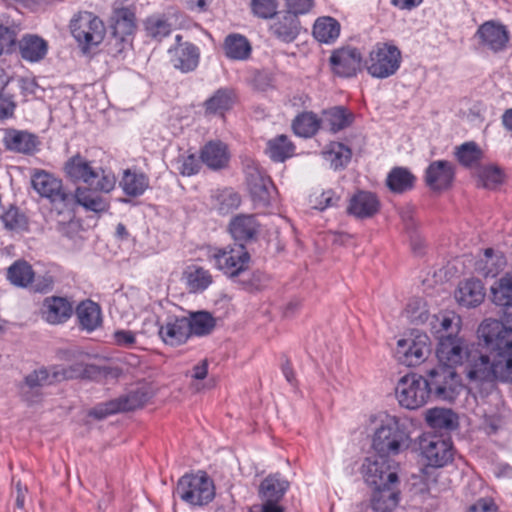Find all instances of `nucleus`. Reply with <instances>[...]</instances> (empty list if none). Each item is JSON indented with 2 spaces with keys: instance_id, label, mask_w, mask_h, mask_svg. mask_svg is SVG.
<instances>
[{
  "instance_id": "a18cd8bd",
  "label": "nucleus",
  "mask_w": 512,
  "mask_h": 512,
  "mask_svg": "<svg viewBox=\"0 0 512 512\" xmlns=\"http://www.w3.org/2000/svg\"><path fill=\"white\" fill-rule=\"evenodd\" d=\"M266 151L272 160L283 162L294 154V145L285 135H280L268 142Z\"/></svg>"
},
{
  "instance_id": "aec40b11",
  "label": "nucleus",
  "mask_w": 512,
  "mask_h": 512,
  "mask_svg": "<svg viewBox=\"0 0 512 512\" xmlns=\"http://www.w3.org/2000/svg\"><path fill=\"white\" fill-rule=\"evenodd\" d=\"M214 482H178L175 492L192 505H204L215 496Z\"/></svg>"
},
{
  "instance_id": "cd10ccee",
  "label": "nucleus",
  "mask_w": 512,
  "mask_h": 512,
  "mask_svg": "<svg viewBox=\"0 0 512 512\" xmlns=\"http://www.w3.org/2000/svg\"><path fill=\"white\" fill-rule=\"evenodd\" d=\"M170 53L173 66L182 72L192 71L198 66L199 50L191 43L178 44Z\"/></svg>"
},
{
  "instance_id": "f03ea898",
  "label": "nucleus",
  "mask_w": 512,
  "mask_h": 512,
  "mask_svg": "<svg viewBox=\"0 0 512 512\" xmlns=\"http://www.w3.org/2000/svg\"><path fill=\"white\" fill-rule=\"evenodd\" d=\"M478 337L490 351V356L477 355L466 361V376L470 381L508 380L512 375V331L504 323L484 320L478 328Z\"/></svg>"
},
{
  "instance_id": "2f4dec72",
  "label": "nucleus",
  "mask_w": 512,
  "mask_h": 512,
  "mask_svg": "<svg viewBox=\"0 0 512 512\" xmlns=\"http://www.w3.org/2000/svg\"><path fill=\"white\" fill-rule=\"evenodd\" d=\"M259 227L260 225L253 215H238L229 224L230 233L237 241L253 239L258 234Z\"/></svg>"
},
{
  "instance_id": "f704fd0d",
  "label": "nucleus",
  "mask_w": 512,
  "mask_h": 512,
  "mask_svg": "<svg viewBox=\"0 0 512 512\" xmlns=\"http://www.w3.org/2000/svg\"><path fill=\"white\" fill-rule=\"evenodd\" d=\"M235 100L236 97L233 90L228 88L218 89L205 101V111L208 114L223 115L233 107Z\"/></svg>"
},
{
  "instance_id": "bf43d9fd",
  "label": "nucleus",
  "mask_w": 512,
  "mask_h": 512,
  "mask_svg": "<svg viewBox=\"0 0 512 512\" xmlns=\"http://www.w3.org/2000/svg\"><path fill=\"white\" fill-rule=\"evenodd\" d=\"M287 12L295 15L307 14L314 6V0H285Z\"/></svg>"
},
{
  "instance_id": "bb28decb",
  "label": "nucleus",
  "mask_w": 512,
  "mask_h": 512,
  "mask_svg": "<svg viewBox=\"0 0 512 512\" xmlns=\"http://www.w3.org/2000/svg\"><path fill=\"white\" fill-rule=\"evenodd\" d=\"M200 158L207 167L218 170L227 166L230 153L225 143L214 140L204 145L201 150Z\"/></svg>"
},
{
  "instance_id": "20e7f679",
  "label": "nucleus",
  "mask_w": 512,
  "mask_h": 512,
  "mask_svg": "<svg viewBox=\"0 0 512 512\" xmlns=\"http://www.w3.org/2000/svg\"><path fill=\"white\" fill-rule=\"evenodd\" d=\"M120 373L121 372L118 368L97 366L93 364L88 365L83 362H75L69 366L56 365L50 369L41 368L34 370L25 377L23 384L20 386V394L24 401L32 405L38 402V390L42 386L80 377L91 379H115L119 377Z\"/></svg>"
},
{
  "instance_id": "5fc2aeb1",
  "label": "nucleus",
  "mask_w": 512,
  "mask_h": 512,
  "mask_svg": "<svg viewBox=\"0 0 512 512\" xmlns=\"http://www.w3.org/2000/svg\"><path fill=\"white\" fill-rule=\"evenodd\" d=\"M251 9L259 18L268 19L276 15L278 9L277 0H251Z\"/></svg>"
},
{
  "instance_id": "412c9836",
  "label": "nucleus",
  "mask_w": 512,
  "mask_h": 512,
  "mask_svg": "<svg viewBox=\"0 0 512 512\" xmlns=\"http://www.w3.org/2000/svg\"><path fill=\"white\" fill-rule=\"evenodd\" d=\"M397 482H380L371 498L372 509L376 512H392L399 503Z\"/></svg>"
},
{
  "instance_id": "9b49d317",
  "label": "nucleus",
  "mask_w": 512,
  "mask_h": 512,
  "mask_svg": "<svg viewBox=\"0 0 512 512\" xmlns=\"http://www.w3.org/2000/svg\"><path fill=\"white\" fill-rule=\"evenodd\" d=\"M431 352V343L426 333L413 330L407 337L399 339L395 350L397 360L415 367L423 363Z\"/></svg>"
},
{
  "instance_id": "09e8293b",
  "label": "nucleus",
  "mask_w": 512,
  "mask_h": 512,
  "mask_svg": "<svg viewBox=\"0 0 512 512\" xmlns=\"http://www.w3.org/2000/svg\"><path fill=\"white\" fill-rule=\"evenodd\" d=\"M460 318L454 312L439 313L433 315L430 320V325L434 333L451 331L450 334L456 333L460 329Z\"/></svg>"
},
{
  "instance_id": "5701e85b",
  "label": "nucleus",
  "mask_w": 512,
  "mask_h": 512,
  "mask_svg": "<svg viewBox=\"0 0 512 512\" xmlns=\"http://www.w3.org/2000/svg\"><path fill=\"white\" fill-rule=\"evenodd\" d=\"M72 312V304L63 297H47L41 307L42 318L50 324L64 323L71 317Z\"/></svg>"
},
{
  "instance_id": "6e6d98bb",
  "label": "nucleus",
  "mask_w": 512,
  "mask_h": 512,
  "mask_svg": "<svg viewBox=\"0 0 512 512\" xmlns=\"http://www.w3.org/2000/svg\"><path fill=\"white\" fill-rule=\"evenodd\" d=\"M479 177L483 187L488 189L496 188L503 181L502 172L493 166L484 167Z\"/></svg>"
},
{
  "instance_id": "58836bf2",
  "label": "nucleus",
  "mask_w": 512,
  "mask_h": 512,
  "mask_svg": "<svg viewBox=\"0 0 512 512\" xmlns=\"http://www.w3.org/2000/svg\"><path fill=\"white\" fill-rule=\"evenodd\" d=\"M120 187L128 196L137 197L142 195L149 187V179L143 173L125 170L120 181Z\"/></svg>"
},
{
  "instance_id": "603ef678",
  "label": "nucleus",
  "mask_w": 512,
  "mask_h": 512,
  "mask_svg": "<svg viewBox=\"0 0 512 512\" xmlns=\"http://www.w3.org/2000/svg\"><path fill=\"white\" fill-rule=\"evenodd\" d=\"M455 154L458 161L466 167L475 166L482 158V150L475 142H466L460 145Z\"/></svg>"
},
{
  "instance_id": "6e6552de",
  "label": "nucleus",
  "mask_w": 512,
  "mask_h": 512,
  "mask_svg": "<svg viewBox=\"0 0 512 512\" xmlns=\"http://www.w3.org/2000/svg\"><path fill=\"white\" fill-rule=\"evenodd\" d=\"M70 30L75 40L84 50L98 46L105 37L103 21L91 12H80L70 22Z\"/></svg>"
},
{
  "instance_id": "f257e3e1",
  "label": "nucleus",
  "mask_w": 512,
  "mask_h": 512,
  "mask_svg": "<svg viewBox=\"0 0 512 512\" xmlns=\"http://www.w3.org/2000/svg\"><path fill=\"white\" fill-rule=\"evenodd\" d=\"M410 444V433L403 419L386 413L379 414L372 435V448L378 455L364 460L362 476L367 480H398L399 464L388 457L403 453Z\"/></svg>"
},
{
  "instance_id": "e433bc0d",
  "label": "nucleus",
  "mask_w": 512,
  "mask_h": 512,
  "mask_svg": "<svg viewBox=\"0 0 512 512\" xmlns=\"http://www.w3.org/2000/svg\"><path fill=\"white\" fill-rule=\"evenodd\" d=\"M340 23L330 17H319L313 26V36L321 43L330 44L336 41L340 35Z\"/></svg>"
},
{
  "instance_id": "49530a36",
  "label": "nucleus",
  "mask_w": 512,
  "mask_h": 512,
  "mask_svg": "<svg viewBox=\"0 0 512 512\" xmlns=\"http://www.w3.org/2000/svg\"><path fill=\"white\" fill-rule=\"evenodd\" d=\"M351 150L347 146L339 142H332L327 149L323 151L326 161L330 162L334 169L344 167L351 159Z\"/></svg>"
},
{
  "instance_id": "6ab92c4d",
  "label": "nucleus",
  "mask_w": 512,
  "mask_h": 512,
  "mask_svg": "<svg viewBox=\"0 0 512 512\" xmlns=\"http://www.w3.org/2000/svg\"><path fill=\"white\" fill-rule=\"evenodd\" d=\"M493 303L504 308L503 321L512 331V273H507L490 288Z\"/></svg>"
},
{
  "instance_id": "dca6fc26",
  "label": "nucleus",
  "mask_w": 512,
  "mask_h": 512,
  "mask_svg": "<svg viewBox=\"0 0 512 512\" xmlns=\"http://www.w3.org/2000/svg\"><path fill=\"white\" fill-rule=\"evenodd\" d=\"M31 185L37 194L51 202H64L67 198L62 180L46 170L33 169L31 171Z\"/></svg>"
},
{
  "instance_id": "37998d69",
  "label": "nucleus",
  "mask_w": 512,
  "mask_h": 512,
  "mask_svg": "<svg viewBox=\"0 0 512 512\" xmlns=\"http://www.w3.org/2000/svg\"><path fill=\"white\" fill-rule=\"evenodd\" d=\"M186 319L188 324H190V335H207L214 329L216 324L215 318L207 311L192 312Z\"/></svg>"
},
{
  "instance_id": "e2e57ef3",
  "label": "nucleus",
  "mask_w": 512,
  "mask_h": 512,
  "mask_svg": "<svg viewBox=\"0 0 512 512\" xmlns=\"http://www.w3.org/2000/svg\"><path fill=\"white\" fill-rule=\"evenodd\" d=\"M497 509V505L492 498L483 497L470 506L468 512H497Z\"/></svg>"
},
{
  "instance_id": "c03bdc74",
  "label": "nucleus",
  "mask_w": 512,
  "mask_h": 512,
  "mask_svg": "<svg viewBox=\"0 0 512 512\" xmlns=\"http://www.w3.org/2000/svg\"><path fill=\"white\" fill-rule=\"evenodd\" d=\"M415 177L403 167L392 169L386 179L387 186L395 193H403L413 187Z\"/></svg>"
},
{
  "instance_id": "7ed1b4c3",
  "label": "nucleus",
  "mask_w": 512,
  "mask_h": 512,
  "mask_svg": "<svg viewBox=\"0 0 512 512\" xmlns=\"http://www.w3.org/2000/svg\"><path fill=\"white\" fill-rule=\"evenodd\" d=\"M64 171L73 181L83 182L86 185L75 189L74 197L77 204L95 213L108 210L109 202L99 193H109L114 189L116 178L113 174L94 166L92 161L80 154L66 161Z\"/></svg>"
},
{
  "instance_id": "a19ab883",
  "label": "nucleus",
  "mask_w": 512,
  "mask_h": 512,
  "mask_svg": "<svg viewBox=\"0 0 512 512\" xmlns=\"http://www.w3.org/2000/svg\"><path fill=\"white\" fill-rule=\"evenodd\" d=\"M225 55L233 60H246L251 53L248 40L239 34H231L224 41Z\"/></svg>"
},
{
  "instance_id": "c9c22d12",
  "label": "nucleus",
  "mask_w": 512,
  "mask_h": 512,
  "mask_svg": "<svg viewBox=\"0 0 512 512\" xmlns=\"http://www.w3.org/2000/svg\"><path fill=\"white\" fill-rule=\"evenodd\" d=\"M425 420L428 425L439 430H454L458 426V417L447 408H432L427 410Z\"/></svg>"
},
{
  "instance_id": "c85d7f7f",
  "label": "nucleus",
  "mask_w": 512,
  "mask_h": 512,
  "mask_svg": "<svg viewBox=\"0 0 512 512\" xmlns=\"http://www.w3.org/2000/svg\"><path fill=\"white\" fill-rule=\"evenodd\" d=\"M272 34L282 42L290 43L296 39L300 31L298 18L287 11L276 18L271 24Z\"/></svg>"
},
{
  "instance_id": "39448f33",
  "label": "nucleus",
  "mask_w": 512,
  "mask_h": 512,
  "mask_svg": "<svg viewBox=\"0 0 512 512\" xmlns=\"http://www.w3.org/2000/svg\"><path fill=\"white\" fill-rule=\"evenodd\" d=\"M135 31V15L128 8L114 12L111 18L110 34L105 44L106 52L117 59H124L132 49Z\"/></svg>"
},
{
  "instance_id": "f8f14e48",
  "label": "nucleus",
  "mask_w": 512,
  "mask_h": 512,
  "mask_svg": "<svg viewBox=\"0 0 512 512\" xmlns=\"http://www.w3.org/2000/svg\"><path fill=\"white\" fill-rule=\"evenodd\" d=\"M210 259L215 266L229 277H235L248 269L250 255L241 243L215 250Z\"/></svg>"
},
{
  "instance_id": "774afa93",
  "label": "nucleus",
  "mask_w": 512,
  "mask_h": 512,
  "mask_svg": "<svg viewBox=\"0 0 512 512\" xmlns=\"http://www.w3.org/2000/svg\"><path fill=\"white\" fill-rule=\"evenodd\" d=\"M208 373V362L207 360L201 361L195 365L192 370V377L197 380H203Z\"/></svg>"
},
{
  "instance_id": "3c124183",
  "label": "nucleus",
  "mask_w": 512,
  "mask_h": 512,
  "mask_svg": "<svg viewBox=\"0 0 512 512\" xmlns=\"http://www.w3.org/2000/svg\"><path fill=\"white\" fill-rule=\"evenodd\" d=\"M147 34L157 40L168 36L172 30L171 24L164 15H152L145 21Z\"/></svg>"
},
{
  "instance_id": "c756f323",
  "label": "nucleus",
  "mask_w": 512,
  "mask_h": 512,
  "mask_svg": "<svg viewBox=\"0 0 512 512\" xmlns=\"http://www.w3.org/2000/svg\"><path fill=\"white\" fill-rule=\"evenodd\" d=\"M354 115L342 106H335L323 111L320 119L321 127L333 133L349 127Z\"/></svg>"
},
{
  "instance_id": "13d9d810",
  "label": "nucleus",
  "mask_w": 512,
  "mask_h": 512,
  "mask_svg": "<svg viewBox=\"0 0 512 512\" xmlns=\"http://www.w3.org/2000/svg\"><path fill=\"white\" fill-rule=\"evenodd\" d=\"M340 197L332 190L322 192L319 196L315 197L314 208L318 210H325L330 207L338 205Z\"/></svg>"
},
{
  "instance_id": "4be33fe9",
  "label": "nucleus",
  "mask_w": 512,
  "mask_h": 512,
  "mask_svg": "<svg viewBox=\"0 0 512 512\" xmlns=\"http://www.w3.org/2000/svg\"><path fill=\"white\" fill-rule=\"evenodd\" d=\"M380 210V200L368 191H358L354 194L348 204V214L358 218L367 219L376 215Z\"/></svg>"
},
{
  "instance_id": "7c9ffc66",
  "label": "nucleus",
  "mask_w": 512,
  "mask_h": 512,
  "mask_svg": "<svg viewBox=\"0 0 512 512\" xmlns=\"http://www.w3.org/2000/svg\"><path fill=\"white\" fill-rule=\"evenodd\" d=\"M506 266L503 253L492 248L484 250L483 256L475 264V270L484 277H495Z\"/></svg>"
},
{
  "instance_id": "a878e982",
  "label": "nucleus",
  "mask_w": 512,
  "mask_h": 512,
  "mask_svg": "<svg viewBox=\"0 0 512 512\" xmlns=\"http://www.w3.org/2000/svg\"><path fill=\"white\" fill-rule=\"evenodd\" d=\"M453 178V165L448 161H434L426 169V183L433 190H442L448 188Z\"/></svg>"
},
{
  "instance_id": "393cba45",
  "label": "nucleus",
  "mask_w": 512,
  "mask_h": 512,
  "mask_svg": "<svg viewBox=\"0 0 512 512\" xmlns=\"http://www.w3.org/2000/svg\"><path fill=\"white\" fill-rule=\"evenodd\" d=\"M3 143L10 151L31 154L37 150L40 142L36 135L28 131L7 129L4 133Z\"/></svg>"
},
{
  "instance_id": "9d476101",
  "label": "nucleus",
  "mask_w": 512,
  "mask_h": 512,
  "mask_svg": "<svg viewBox=\"0 0 512 512\" xmlns=\"http://www.w3.org/2000/svg\"><path fill=\"white\" fill-rule=\"evenodd\" d=\"M472 352L470 342L458 334L439 336L436 348L439 365L451 367L455 370L457 366L465 364L472 357Z\"/></svg>"
},
{
  "instance_id": "b1692460",
  "label": "nucleus",
  "mask_w": 512,
  "mask_h": 512,
  "mask_svg": "<svg viewBox=\"0 0 512 512\" xmlns=\"http://www.w3.org/2000/svg\"><path fill=\"white\" fill-rule=\"evenodd\" d=\"M455 299L459 305L472 308L480 305L485 298V288L478 279L461 281L455 291Z\"/></svg>"
},
{
  "instance_id": "ea45409f",
  "label": "nucleus",
  "mask_w": 512,
  "mask_h": 512,
  "mask_svg": "<svg viewBox=\"0 0 512 512\" xmlns=\"http://www.w3.org/2000/svg\"><path fill=\"white\" fill-rule=\"evenodd\" d=\"M150 398V392L146 385L131 389L124 396L116 399L120 412L132 411L143 407Z\"/></svg>"
},
{
  "instance_id": "de8ad7c7",
  "label": "nucleus",
  "mask_w": 512,
  "mask_h": 512,
  "mask_svg": "<svg viewBox=\"0 0 512 512\" xmlns=\"http://www.w3.org/2000/svg\"><path fill=\"white\" fill-rule=\"evenodd\" d=\"M288 488L289 482H261L259 497L262 502L280 504Z\"/></svg>"
},
{
  "instance_id": "052dcab7",
  "label": "nucleus",
  "mask_w": 512,
  "mask_h": 512,
  "mask_svg": "<svg viewBox=\"0 0 512 512\" xmlns=\"http://www.w3.org/2000/svg\"><path fill=\"white\" fill-rule=\"evenodd\" d=\"M117 412H120L118 403L116 402V400H112L94 407L92 410H90L89 415L100 420L106 418L108 415Z\"/></svg>"
},
{
  "instance_id": "72a5a7b5",
  "label": "nucleus",
  "mask_w": 512,
  "mask_h": 512,
  "mask_svg": "<svg viewBox=\"0 0 512 512\" xmlns=\"http://www.w3.org/2000/svg\"><path fill=\"white\" fill-rule=\"evenodd\" d=\"M76 315L82 329L91 332L102 322L100 307L91 300L81 302L76 308Z\"/></svg>"
},
{
  "instance_id": "79ce46f5",
  "label": "nucleus",
  "mask_w": 512,
  "mask_h": 512,
  "mask_svg": "<svg viewBox=\"0 0 512 512\" xmlns=\"http://www.w3.org/2000/svg\"><path fill=\"white\" fill-rule=\"evenodd\" d=\"M7 278L15 286L27 287L34 280L35 273L28 262L18 260L8 268Z\"/></svg>"
},
{
  "instance_id": "1a4fd4ad",
  "label": "nucleus",
  "mask_w": 512,
  "mask_h": 512,
  "mask_svg": "<svg viewBox=\"0 0 512 512\" xmlns=\"http://www.w3.org/2000/svg\"><path fill=\"white\" fill-rule=\"evenodd\" d=\"M429 391L425 376L416 373L401 377L395 388L399 404L410 410L424 406L431 396Z\"/></svg>"
},
{
  "instance_id": "2eb2a0df",
  "label": "nucleus",
  "mask_w": 512,
  "mask_h": 512,
  "mask_svg": "<svg viewBox=\"0 0 512 512\" xmlns=\"http://www.w3.org/2000/svg\"><path fill=\"white\" fill-rule=\"evenodd\" d=\"M245 173L247 186L254 204L258 206L269 205L274 193V186L270 178L255 164L247 165Z\"/></svg>"
},
{
  "instance_id": "423d86ee",
  "label": "nucleus",
  "mask_w": 512,
  "mask_h": 512,
  "mask_svg": "<svg viewBox=\"0 0 512 512\" xmlns=\"http://www.w3.org/2000/svg\"><path fill=\"white\" fill-rule=\"evenodd\" d=\"M431 396L440 401H454L463 389L460 376L451 367L437 365L425 376Z\"/></svg>"
},
{
  "instance_id": "0eeeda50",
  "label": "nucleus",
  "mask_w": 512,
  "mask_h": 512,
  "mask_svg": "<svg viewBox=\"0 0 512 512\" xmlns=\"http://www.w3.org/2000/svg\"><path fill=\"white\" fill-rule=\"evenodd\" d=\"M402 55L399 48L391 43H376L366 61L368 73L379 79L394 75L400 67Z\"/></svg>"
},
{
  "instance_id": "4d7b16f0",
  "label": "nucleus",
  "mask_w": 512,
  "mask_h": 512,
  "mask_svg": "<svg viewBox=\"0 0 512 512\" xmlns=\"http://www.w3.org/2000/svg\"><path fill=\"white\" fill-rule=\"evenodd\" d=\"M1 220L4 226L7 229L15 230L24 227L25 218L20 215L19 211L16 208H11L7 210L1 217Z\"/></svg>"
},
{
  "instance_id": "a211bd4d",
  "label": "nucleus",
  "mask_w": 512,
  "mask_h": 512,
  "mask_svg": "<svg viewBox=\"0 0 512 512\" xmlns=\"http://www.w3.org/2000/svg\"><path fill=\"white\" fill-rule=\"evenodd\" d=\"M189 325L186 317L170 315L160 324L158 333L165 344L179 346L191 336Z\"/></svg>"
},
{
  "instance_id": "f3484780",
  "label": "nucleus",
  "mask_w": 512,
  "mask_h": 512,
  "mask_svg": "<svg viewBox=\"0 0 512 512\" xmlns=\"http://www.w3.org/2000/svg\"><path fill=\"white\" fill-rule=\"evenodd\" d=\"M361 62V53L350 46L334 50L329 58L333 73L344 78L355 76L361 68Z\"/></svg>"
},
{
  "instance_id": "864d4df0",
  "label": "nucleus",
  "mask_w": 512,
  "mask_h": 512,
  "mask_svg": "<svg viewBox=\"0 0 512 512\" xmlns=\"http://www.w3.org/2000/svg\"><path fill=\"white\" fill-rule=\"evenodd\" d=\"M217 209L220 214H229L236 210L241 203L239 194L231 189H225L217 197Z\"/></svg>"
},
{
  "instance_id": "473e14b6",
  "label": "nucleus",
  "mask_w": 512,
  "mask_h": 512,
  "mask_svg": "<svg viewBox=\"0 0 512 512\" xmlns=\"http://www.w3.org/2000/svg\"><path fill=\"white\" fill-rule=\"evenodd\" d=\"M183 280L190 292L199 293L206 290L213 282L210 272L198 265H190L183 272Z\"/></svg>"
},
{
  "instance_id": "4c0bfd02",
  "label": "nucleus",
  "mask_w": 512,
  "mask_h": 512,
  "mask_svg": "<svg viewBox=\"0 0 512 512\" xmlns=\"http://www.w3.org/2000/svg\"><path fill=\"white\" fill-rule=\"evenodd\" d=\"M19 46L22 58L30 62L43 59L47 53V43L38 36H24Z\"/></svg>"
},
{
  "instance_id": "0e129e2a",
  "label": "nucleus",
  "mask_w": 512,
  "mask_h": 512,
  "mask_svg": "<svg viewBox=\"0 0 512 512\" xmlns=\"http://www.w3.org/2000/svg\"><path fill=\"white\" fill-rule=\"evenodd\" d=\"M15 42L13 32L6 26L0 25V56Z\"/></svg>"
},
{
  "instance_id": "ddd939ff",
  "label": "nucleus",
  "mask_w": 512,
  "mask_h": 512,
  "mask_svg": "<svg viewBox=\"0 0 512 512\" xmlns=\"http://www.w3.org/2000/svg\"><path fill=\"white\" fill-rule=\"evenodd\" d=\"M419 449L432 467H442L453 457L452 443L436 435H424L419 440Z\"/></svg>"
},
{
  "instance_id": "4468645a",
  "label": "nucleus",
  "mask_w": 512,
  "mask_h": 512,
  "mask_svg": "<svg viewBox=\"0 0 512 512\" xmlns=\"http://www.w3.org/2000/svg\"><path fill=\"white\" fill-rule=\"evenodd\" d=\"M479 44L484 50L499 53L507 49L510 33L505 25L490 20L481 24L476 32Z\"/></svg>"
},
{
  "instance_id": "338daca9",
  "label": "nucleus",
  "mask_w": 512,
  "mask_h": 512,
  "mask_svg": "<svg viewBox=\"0 0 512 512\" xmlns=\"http://www.w3.org/2000/svg\"><path fill=\"white\" fill-rule=\"evenodd\" d=\"M114 339L119 345L131 346L135 343V334L131 331L120 330L114 333Z\"/></svg>"
},
{
  "instance_id": "680f3d73",
  "label": "nucleus",
  "mask_w": 512,
  "mask_h": 512,
  "mask_svg": "<svg viewBox=\"0 0 512 512\" xmlns=\"http://www.w3.org/2000/svg\"><path fill=\"white\" fill-rule=\"evenodd\" d=\"M199 163L197 158L194 155H188L184 157L181 161V165L179 167L180 173L185 176H191L198 172Z\"/></svg>"
},
{
  "instance_id": "8fccbe9b",
  "label": "nucleus",
  "mask_w": 512,
  "mask_h": 512,
  "mask_svg": "<svg viewBox=\"0 0 512 512\" xmlns=\"http://www.w3.org/2000/svg\"><path fill=\"white\" fill-rule=\"evenodd\" d=\"M321 123L317 116L311 112L300 114L293 121L294 132L302 137H310L319 129Z\"/></svg>"
},
{
  "instance_id": "69168bd1",
  "label": "nucleus",
  "mask_w": 512,
  "mask_h": 512,
  "mask_svg": "<svg viewBox=\"0 0 512 512\" xmlns=\"http://www.w3.org/2000/svg\"><path fill=\"white\" fill-rule=\"evenodd\" d=\"M15 109V104L8 96L0 95V118H7L12 116Z\"/></svg>"
}]
</instances>
